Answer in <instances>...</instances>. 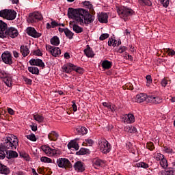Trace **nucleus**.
<instances>
[{
	"label": "nucleus",
	"mask_w": 175,
	"mask_h": 175,
	"mask_svg": "<svg viewBox=\"0 0 175 175\" xmlns=\"http://www.w3.org/2000/svg\"><path fill=\"white\" fill-rule=\"evenodd\" d=\"M154 159L161 161V159L165 158V156L161 153H154L153 156Z\"/></svg>",
	"instance_id": "72a5a7b5"
},
{
	"label": "nucleus",
	"mask_w": 175,
	"mask_h": 175,
	"mask_svg": "<svg viewBox=\"0 0 175 175\" xmlns=\"http://www.w3.org/2000/svg\"><path fill=\"white\" fill-rule=\"evenodd\" d=\"M46 50L50 53L53 57H59V55H61V49L58 47L48 44L46 45Z\"/></svg>",
	"instance_id": "6e6552de"
},
{
	"label": "nucleus",
	"mask_w": 175,
	"mask_h": 175,
	"mask_svg": "<svg viewBox=\"0 0 175 175\" xmlns=\"http://www.w3.org/2000/svg\"><path fill=\"white\" fill-rule=\"evenodd\" d=\"M121 42H118L117 44V40L113 38H109L108 40V46H113V47H116V46H120Z\"/></svg>",
	"instance_id": "c756f323"
},
{
	"label": "nucleus",
	"mask_w": 175,
	"mask_h": 175,
	"mask_svg": "<svg viewBox=\"0 0 175 175\" xmlns=\"http://www.w3.org/2000/svg\"><path fill=\"white\" fill-rule=\"evenodd\" d=\"M27 33L29 36H31L32 38H40L42 36V33L36 31V29L33 27H27Z\"/></svg>",
	"instance_id": "4468645a"
},
{
	"label": "nucleus",
	"mask_w": 175,
	"mask_h": 175,
	"mask_svg": "<svg viewBox=\"0 0 175 175\" xmlns=\"http://www.w3.org/2000/svg\"><path fill=\"white\" fill-rule=\"evenodd\" d=\"M118 51V53H120V54H122V53H124V51H126V47L120 46Z\"/></svg>",
	"instance_id": "bf43d9fd"
},
{
	"label": "nucleus",
	"mask_w": 175,
	"mask_h": 175,
	"mask_svg": "<svg viewBox=\"0 0 175 175\" xmlns=\"http://www.w3.org/2000/svg\"><path fill=\"white\" fill-rule=\"evenodd\" d=\"M8 111L9 114H11V116H13V114H14V111H13L12 108H8Z\"/></svg>",
	"instance_id": "774afa93"
},
{
	"label": "nucleus",
	"mask_w": 175,
	"mask_h": 175,
	"mask_svg": "<svg viewBox=\"0 0 175 175\" xmlns=\"http://www.w3.org/2000/svg\"><path fill=\"white\" fill-rule=\"evenodd\" d=\"M9 168L6 167L5 165H1L0 167V174H9L10 173Z\"/></svg>",
	"instance_id": "c85d7f7f"
},
{
	"label": "nucleus",
	"mask_w": 175,
	"mask_h": 175,
	"mask_svg": "<svg viewBox=\"0 0 175 175\" xmlns=\"http://www.w3.org/2000/svg\"><path fill=\"white\" fill-rule=\"evenodd\" d=\"M68 16L70 18H73L80 25H88L94 23L95 17L92 16L88 12L83 8L73 9L68 8Z\"/></svg>",
	"instance_id": "f257e3e1"
},
{
	"label": "nucleus",
	"mask_w": 175,
	"mask_h": 175,
	"mask_svg": "<svg viewBox=\"0 0 175 175\" xmlns=\"http://www.w3.org/2000/svg\"><path fill=\"white\" fill-rule=\"evenodd\" d=\"M59 32H60V33H62V32H64L65 35H66V29L59 27Z\"/></svg>",
	"instance_id": "338daca9"
},
{
	"label": "nucleus",
	"mask_w": 175,
	"mask_h": 175,
	"mask_svg": "<svg viewBox=\"0 0 175 175\" xmlns=\"http://www.w3.org/2000/svg\"><path fill=\"white\" fill-rule=\"evenodd\" d=\"M20 51L24 57H27L28 54H29V49H28L27 46L21 45L20 47Z\"/></svg>",
	"instance_id": "4be33fe9"
},
{
	"label": "nucleus",
	"mask_w": 175,
	"mask_h": 175,
	"mask_svg": "<svg viewBox=\"0 0 175 175\" xmlns=\"http://www.w3.org/2000/svg\"><path fill=\"white\" fill-rule=\"evenodd\" d=\"M99 144V150L100 152L103 154H107L109 151H111V145L105 139H103L100 141Z\"/></svg>",
	"instance_id": "423d86ee"
},
{
	"label": "nucleus",
	"mask_w": 175,
	"mask_h": 175,
	"mask_svg": "<svg viewBox=\"0 0 175 175\" xmlns=\"http://www.w3.org/2000/svg\"><path fill=\"white\" fill-rule=\"evenodd\" d=\"M161 175H173V172L172 171H163L161 173Z\"/></svg>",
	"instance_id": "4d7b16f0"
},
{
	"label": "nucleus",
	"mask_w": 175,
	"mask_h": 175,
	"mask_svg": "<svg viewBox=\"0 0 175 175\" xmlns=\"http://www.w3.org/2000/svg\"><path fill=\"white\" fill-rule=\"evenodd\" d=\"M6 154L7 158L8 159H12V158H17V157H18V153L13 150H8V152H6Z\"/></svg>",
	"instance_id": "b1692460"
},
{
	"label": "nucleus",
	"mask_w": 175,
	"mask_h": 175,
	"mask_svg": "<svg viewBox=\"0 0 175 175\" xmlns=\"http://www.w3.org/2000/svg\"><path fill=\"white\" fill-rule=\"evenodd\" d=\"M163 151L167 154H172V152H173V149L169 147H164Z\"/></svg>",
	"instance_id": "864d4df0"
},
{
	"label": "nucleus",
	"mask_w": 175,
	"mask_h": 175,
	"mask_svg": "<svg viewBox=\"0 0 175 175\" xmlns=\"http://www.w3.org/2000/svg\"><path fill=\"white\" fill-rule=\"evenodd\" d=\"M0 17L5 20H14L17 17V12L13 10L5 9L0 11Z\"/></svg>",
	"instance_id": "39448f33"
},
{
	"label": "nucleus",
	"mask_w": 175,
	"mask_h": 175,
	"mask_svg": "<svg viewBox=\"0 0 175 175\" xmlns=\"http://www.w3.org/2000/svg\"><path fill=\"white\" fill-rule=\"evenodd\" d=\"M18 31L15 27H11L8 29V24L0 20V38L5 39L6 38H17Z\"/></svg>",
	"instance_id": "f03ea898"
},
{
	"label": "nucleus",
	"mask_w": 175,
	"mask_h": 175,
	"mask_svg": "<svg viewBox=\"0 0 175 175\" xmlns=\"http://www.w3.org/2000/svg\"><path fill=\"white\" fill-rule=\"evenodd\" d=\"M124 122H126V124H133L135 122V116L132 113H129L125 115L123 117Z\"/></svg>",
	"instance_id": "dca6fc26"
},
{
	"label": "nucleus",
	"mask_w": 175,
	"mask_h": 175,
	"mask_svg": "<svg viewBox=\"0 0 175 175\" xmlns=\"http://www.w3.org/2000/svg\"><path fill=\"white\" fill-rule=\"evenodd\" d=\"M51 43L53 46H58V44H59V38L57 36H54L51 39Z\"/></svg>",
	"instance_id": "473e14b6"
},
{
	"label": "nucleus",
	"mask_w": 175,
	"mask_h": 175,
	"mask_svg": "<svg viewBox=\"0 0 175 175\" xmlns=\"http://www.w3.org/2000/svg\"><path fill=\"white\" fill-rule=\"evenodd\" d=\"M40 161H41V162H44V163H53V160H51V159H50L49 157H42L40 158Z\"/></svg>",
	"instance_id": "58836bf2"
},
{
	"label": "nucleus",
	"mask_w": 175,
	"mask_h": 175,
	"mask_svg": "<svg viewBox=\"0 0 175 175\" xmlns=\"http://www.w3.org/2000/svg\"><path fill=\"white\" fill-rule=\"evenodd\" d=\"M30 65L33 66H38L39 68H42V69H44L46 65H44V62L40 59H31L29 60Z\"/></svg>",
	"instance_id": "ddd939ff"
},
{
	"label": "nucleus",
	"mask_w": 175,
	"mask_h": 175,
	"mask_svg": "<svg viewBox=\"0 0 175 175\" xmlns=\"http://www.w3.org/2000/svg\"><path fill=\"white\" fill-rule=\"evenodd\" d=\"M126 129L129 133H136L137 132V129L135 126H129L127 127Z\"/></svg>",
	"instance_id": "37998d69"
},
{
	"label": "nucleus",
	"mask_w": 175,
	"mask_h": 175,
	"mask_svg": "<svg viewBox=\"0 0 175 175\" xmlns=\"http://www.w3.org/2000/svg\"><path fill=\"white\" fill-rule=\"evenodd\" d=\"M33 55H38V57H42V55H43V53H42V51H40V49H37L33 51Z\"/></svg>",
	"instance_id": "603ef678"
},
{
	"label": "nucleus",
	"mask_w": 175,
	"mask_h": 175,
	"mask_svg": "<svg viewBox=\"0 0 175 175\" xmlns=\"http://www.w3.org/2000/svg\"><path fill=\"white\" fill-rule=\"evenodd\" d=\"M57 165L59 167L63 169H66V159L65 158H59L57 160Z\"/></svg>",
	"instance_id": "aec40b11"
},
{
	"label": "nucleus",
	"mask_w": 175,
	"mask_h": 175,
	"mask_svg": "<svg viewBox=\"0 0 175 175\" xmlns=\"http://www.w3.org/2000/svg\"><path fill=\"white\" fill-rule=\"evenodd\" d=\"M27 69L32 75H39V68H38V67L31 66L28 67Z\"/></svg>",
	"instance_id": "7c9ffc66"
},
{
	"label": "nucleus",
	"mask_w": 175,
	"mask_h": 175,
	"mask_svg": "<svg viewBox=\"0 0 175 175\" xmlns=\"http://www.w3.org/2000/svg\"><path fill=\"white\" fill-rule=\"evenodd\" d=\"M41 150L48 155V157H55L58 154V150L55 148H51L48 146L44 145L41 146Z\"/></svg>",
	"instance_id": "0eeeda50"
},
{
	"label": "nucleus",
	"mask_w": 175,
	"mask_h": 175,
	"mask_svg": "<svg viewBox=\"0 0 175 175\" xmlns=\"http://www.w3.org/2000/svg\"><path fill=\"white\" fill-rule=\"evenodd\" d=\"M3 82L7 85V87H12V78L9 77H5L3 79Z\"/></svg>",
	"instance_id": "f704fd0d"
},
{
	"label": "nucleus",
	"mask_w": 175,
	"mask_h": 175,
	"mask_svg": "<svg viewBox=\"0 0 175 175\" xmlns=\"http://www.w3.org/2000/svg\"><path fill=\"white\" fill-rule=\"evenodd\" d=\"M17 146H18V138L13 135H10L7 136L1 147L3 150L6 151L7 150H16Z\"/></svg>",
	"instance_id": "7ed1b4c3"
},
{
	"label": "nucleus",
	"mask_w": 175,
	"mask_h": 175,
	"mask_svg": "<svg viewBox=\"0 0 175 175\" xmlns=\"http://www.w3.org/2000/svg\"><path fill=\"white\" fill-rule=\"evenodd\" d=\"M58 133H57V132L55 131H51L49 135H48V137L49 139V140H53L55 141L57 140V139H58Z\"/></svg>",
	"instance_id": "bb28decb"
},
{
	"label": "nucleus",
	"mask_w": 175,
	"mask_h": 175,
	"mask_svg": "<svg viewBox=\"0 0 175 175\" xmlns=\"http://www.w3.org/2000/svg\"><path fill=\"white\" fill-rule=\"evenodd\" d=\"M108 110L109 111H116V105H109V107H108Z\"/></svg>",
	"instance_id": "052dcab7"
},
{
	"label": "nucleus",
	"mask_w": 175,
	"mask_h": 175,
	"mask_svg": "<svg viewBox=\"0 0 175 175\" xmlns=\"http://www.w3.org/2000/svg\"><path fill=\"white\" fill-rule=\"evenodd\" d=\"M167 53H168V54H169L170 55H171L172 57H173V55H175V51H174V50H172V49H167Z\"/></svg>",
	"instance_id": "680f3d73"
},
{
	"label": "nucleus",
	"mask_w": 175,
	"mask_h": 175,
	"mask_svg": "<svg viewBox=\"0 0 175 175\" xmlns=\"http://www.w3.org/2000/svg\"><path fill=\"white\" fill-rule=\"evenodd\" d=\"M12 53L14 58H18L20 57V53H18L17 51H13Z\"/></svg>",
	"instance_id": "e2e57ef3"
},
{
	"label": "nucleus",
	"mask_w": 175,
	"mask_h": 175,
	"mask_svg": "<svg viewBox=\"0 0 175 175\" xmlns=\"http://www.w3.org/2000/svg\"><path fill=\"white\" fill-rule=\"evenodd\" d=\"M72 110L73 111H77V105H76V103H75V101H72Z\"/></svg>",
	"instance_id": "0e129e2a"
},
{
	"label": "nucleus",
	"mask_w": 175,
	"mask_h": 175,
	"mask_svg": "<svg viewBox=\"0 0 175 175\" xmlns=\"http://www.w3.org/2000/svg\"><path fill=\"white\" fill-rule=\"evenodd\" d=\"M109 35L108 33H103L100 36V40H105V39H107L109 38Z\"/></svg>",
	"instance_id": "6e6d98bb"
},
{
	"label": "nucleus",
	"mask_w": 175,
	"mask_h": 175,
	"mask_svg": "<svg viewBox=\"0 0 175 175\" xmlns=\"http://www.w3.org/2000/svg\"><path fill=\"white\" fill-rule=\"evenodd\" d=\"M148 96L145 93H140L137 94L135 98H133V102H136L137 103H143L145 100H148Z\"/></svg>",
	"instance_id": "f8f14e48"
},
{
	"label": "nucleus",
	"mask_w": 175,
	"mask_h": 175,
	"mask_svg": "<svg viewBox=\"0 0 175 175\" xmlns=\"http://www.w3.org/2000/svg\"><path fill=\"white\" fill-rule=\"evenodd\" d=\"M105 164V161H102L100 159H95L93 161V166L95 169H98V167H100V166H103Z\"/></svg>",
	"instance_id": "5701e85b"
},
{
	"label": "nucleus",
	"mask_w": 175,
	"mask_h": 175,
	"mask_svg": "<svg viewBox=\"0 0 175 175\" xmlns=\"http://www.w3.org/2000/svg\"><path fill=\"white\" fill-rule=\"evenodd\" d=\"M67 147L68 150H75V151H77V150L79 148V144H77V142L75 141H71L69 142Z\"/></svg>",
	"instance_id": "412c9836"
},
{
	"label": "nucleus",
	"mask_w": 175,
	"mask_h": 175,
	"mask_svg": "<svg viewBox=\"0 0 175 175\" xmlns=\"http://www.w3.org/2000/svg\"><path fill=\"white\" fill-rule=\"evenodd\" d=\"M148 102H149V103H154V105H158V103H162V98L157 96H149L148 97Z\"/></svg>",
	"instance_id": "2eb2a0df"
},
{
	"label": "nucleus",
	"mask_w": 175,
	"mask_h": 175,
	"mask_svg": "<svg viewBox=\"0 0 175 175\" xmlns=\"http://www.w3.org/2000/svg\"><path fill=\"white\" fill-rule=\"evenodd\" d=\"M146 148H148V150L152 151V150L155 148V146H154V144L152 142H148L146 144Z\"/></svg>",
	"instance_id": "de8ad7c7"
},
{
	"label": "nucleus",
	"mask_w": 175,
	"mask_h": 175,
	"mask_svg": "<svg viewBox=\"0 0 175 175\" xmlns=\"http://www.w3.org/2000/svg\"><path fill=\"white\" fill-rule=\"evenodd\" d=\"M33 120H35V121H37L38 124H40L43 122V121H44V117H43V116L42 115L36 114L33 115Z\"/></svg>",
	"instance_id": "cd10ccee"
},
{
	"label": "nucleus",
	"mask_w": 175,
	"mask_h": 175,
	"mask_svg": "<svg viewBox=\"0 0 175 175\" xmlns=\"http://www.w3.org/2000/svg\"><path fill=\"white\" fill-rule=\"evenodd\" d=\"M1 58L4 64H7L8 65H12V64H13V57H12V53H10L9 51L4 52L1 55Z\"/></svg>",
	"instance_id": "9b49d317"
},
{
	"label": "nucleus",
	"mask_w": 175,
	"mask_h": 175,
	"mask_svg": "<svg viewBox=\"0 0 175 175\" xmlns=\"http://www.w3.org/2000/svg\"><path fill=\"white\" fill-rule=\"evenodd\" d=\"M73 30L77 32V33H80L83 32V28H81L80 26L74 25H73Z\"/></svg>",
	"instance_id": "a19ab883"
},
{
	"label": "nucleus",
	"mask_w": 175,
	"mask_h": 175,
	"mask_svg": "<svg viewBox=\"0 0 175 175\" xmlns=\"http://www.w3.org/2000/svg\"><path fill=\"white\" fill-rule=\"evenodd\" d=\"M66 37L68 38V39L73 38V33L68 29H66Z\"/></svg>",
	"instance_id": "8fccbe9b"
},
{
	"label": "nucleus",
	"mask_w": 175,
	"mask_h": 175,
	"mask_svg": "<svg viewBox=\"0 0 175 175\" xmlns=\"http://www.w3.org/2000/svg\"><path fill=\"white\" fill-rule=\"evenodd\" d=\"M135 167H143V169H147L148 167V164L144 162H139L135 164Z\"/></svg>",
	"instance_id": "c9c22d12"
},
{
	"label": "nucleus",
	"mask_w": 175,
	"mask_h": 175,
	"mask_svg": "<svg viewBox=\"0 0 175 175\" xmlns=\"http://www.w3.org/2000/svg\"><path fill=\"white\" fill-rule=\"evenodd\" d=\"M94 144V141L92 139H85V142H83V146H87L88 147H91Z\"/></svg>",
	"instance_id": "79ce46f5"
},
{
	"label": "nucleus",
	"mask_w": 175,
	"mask_h": 175,
	"mask_svg": "<svg viewBox=\"0 0 175 175\" xmlns=\"http://www.w3.org/2000/svg\"><path fill=\"white\" fill-rule=\"evenodd\" d=\"M109 18V16L107 13L101 12L98 14V20L99 22L102 23L103 24H107V20Z\"/></svg>",
	"instance_id": "a211bd4d"
},
{
	"label": "nucleus",
	"mask_w": 175,
	"mask_h": 175,
	"mask_svg": "<svg viewBox=\"0 0 175 175\" xmlns=\"http://www.w3.org/2000/svg\"><path fill=\"white\" fill-rule=\"evenodd\" d=\"M146 86L147 87H151V84H152V78L151 77V75H146Z\"/></svg>",
	"instance_id": "e433bc0d"
},
{
	"label": "nucleus",
	"mask_w": 175,
	"mask_h": 175,
	"mask_svg": "<svg viewBox=\"0 0 175 175\" xmlns=\"http://www.w3.org/2000/svg\"><path fill=\"white\" fill-rule=\"evenodd\" d=\"M66 73H70V72L75 70L77 72V73L81 74L84 70L81 67H77V66H75V64L72 63H68L66 66Z\"/></svg>",
	"instance_id": "9d476101"
},
{
	"label": "nucleus",
	"mask_w": 175,
	"mask_h": 175,
	"mask_svg": "<svg viewBox=\"0 0 175 175\" xmlns=\"http://www.w3.org/2000/svg\"><path fill=\"white\" fill-rule=\"evenodd\" d=\"M77 132L79 135H87L88 130L84 126H79L77 128Z\"/></svg>",
	"instance_id": "393cba45"
},
{
	"label": "nucleus",
	"mask_w": 175,
	"mask_h": 175,
	"mask_svg": "<svg viewBox=\"0 0 175 175\" xmlns=\"http://www.w3.org/2000/svg\"><path fill=\"white\" fill-rule=\"evenodd\" d=\"M138 3L141 6H152L151 0H138Z\"/></svg>",
	"instance_id": "a878e982"
},
{
	"label": "nucleus",
	"mask_w": 175,
	"mask_h": 175,
	"mask_svg": "<svg viewBox=\"0 0 175 175\" xmlns=\"http://www.w3.org/2000/svg\"><path fill=\"white\" fill-rule=\"evenodd\" d=\"M26 137L31 142H36V137L35 136V134L27 135H26Z\"/></svg>",
	"instance_id": "a18cd8bd"
},
{
	"label": "nucleus",
	"mask_w": 175,
	"mask_h": 175,
	"mask_svg": "<svg viewBox=\"0 0 175 175\" xmlns=\"http://www.w3.org/2000/svg\"><path fill=\"white\" fill-rule=\"evenodd\" d=\"M124 58H125L126 59H129V61H133V57H132V55L128 54V53H125Z\"/></svg>",
	"instance_id": "5fc2aeb1"
},
{
	"label": "nucleus",
	"mask_w": 175,
	"mask_h": 175,
	"mask_svg": "<svg viewBox=\"0 0 175 175\" xmlns=\"http://www.w3.org/2000/svg\"><path fill=\"white\" fill-rule=\"evenodd\" d=\"M88 150L84 148H81L79 151L77 152V155H85L87 154Z\"/></svg>",
	"instance_id": "c03bdc74"
},
{
	"label": "nucleus",
	"mask_w": 175,
	"mask_h": 175,
	"mask_svg": "<svg viewBox=\"0 0 175 175\" xmlns=\"http://www.w3.org/2000/svg\"><path fill=\"white\" fill-rule=\"evenodd\" d=\"M160 165L163 169H166V167H167V160H166L165 157L160 161Z\"/></svg>",
	"instance_id": "4c0bfd02"
},
{
	"label": "nucleus",
	"mask_w": 175,
	"mask_h": 175,
	"mask_svg": "<svg viewBox=\"0 0 175 175\" xmlns=\"http://www.w3.org/2000/svg\"><path fill=\"white\" fill-rule=\"evenodd\" d=\"M83 5L87 8V9H90V10H92V4L90 1L83 2Z\"/></svg>",
	"instance_id": "49530a36"
},
{
	"label": "nucleus",
	"mask_w": 175,
	"mask_h": 175,
	"mask_svg": "<svg viewBox=\"0 0 175 175\" xmlns=\"http://www.w3.org/2000/svg\"><path fill=\"white\" fill-rule=\"evenodd\" d=\"M161 3L163 4L164 8H167L169 6V0H159Z\"/></svg>",
	"instance_id": "3c124183"
},
{
	"label": "nucleus",
	"mask_w": 175,
	"mask_h": 175,
	"mask_svg": "<svg viewBox=\"0 0 175 175\" xmlns=\"http://www.w3.org/2000/svg\"><path fill=\"white\" fill-rule=\"evenodd\" d=\"M169 83H170V81H168L165 78H163L161 80V85H162V87H166V85H167V84H169Z\"/></svg>",
	"instance_id": "09e8293b"
},
{
	"label": "nucleus",
	"mask_w": 175,
	"mask_h": 175,
	"mask_svg": "<svg viewBox=\"0 0 175 175\" xmlns=\"http://www.w3.org/2000/svg\"><path fill=\"white\" fill-rule=\"evenodd\" d=\"M51 24L52 25V28H55V27H65L64 23L59 24L55 21H52Z\"/></svg>",
	"instance_id": "ea45409f"
},
{
	"label": "nucleus",
	"mask_w": 175,
	"mask_h": 175,
	"mask_svg": "<svg viewBox=\"0 0 175 175\" xmlns=\"http://www.w3.org/2000/svg\"><path fill=\"white\" fill-rule=\"evenodd\" d=\"M103 69H110L111 68V62L108 60L103 61L102 63Z\"/></svg>",
	"instance_id": "2f4dec72"
},
{
	"label": "nucleus",
	"mask_w": 175,
	"mask_h": 175,
	"mask_svg": "<svg viewBox=\"0 0 175 175\" xmlns=\"http://www.w3.org/2000/svg\"><path fill=\"white\" fill-rule=\"evenodd\" d=\"M6 154H5V150L3 149L0 150V159H5Z\"/></svg>",
	"instance_id": "13d9d810"
},
{
	"label": "nucleus",
	"mask_w": 175,
	"mask_h": 175,
	"mask_svg": "<svg viewBox=\"0 0 175 175\" xmlns=\"http://www.w3.org/2000/svg\"><path fill=\"white\" fill-rule=\"evenodd\" d=\"M117 12L120 18L124 20V21H128V17L133 14V11L132 9L125 6H120L117 8Z\"/></svg>",
	"instance_id": "20e7f679"
},
{
	"label": "nucleus",
	"mask_w": 175,
	"mask_h": 175,
	"mask_svg": "<svg viewBox=\"0 0 175 175\" xmlns=\"http://www.w3.org/2000/svg\"><path fill=\"white\" fill-rule=\"evenodd\" d=\"M74 167L77 172H81L85 170V165L81 161H77L75 163Z\"/></svg>",
	"instance_id": "f3484780"
},
{
	"label": "nucleus",
	"mask_w": 175,
	"mask_h": 175,
	"mask_svg": "<svg viewBox=\"0 0 175 175\" xmlns=\"http://www.w3.org/2000/svg\"><path fill=\"white\" fill-rule=\"evenodd\" d=\"M84 53L88 58H94L95 56L94 51H92V49H91L89 45H87L86 49L84 50Z\"/></svg>",
	"instance_id": "6ab92c4d"
},
{
	"label": "nucleus",
	"mask_w": 175,
	"mask_h": 175,
	"mask_svg": "<svg viewBox=\"0 0 175 175\" xmlns=\"http://www.w3.org/2000/svg\"><path fill=\"white\" fill-rule=\"evenodd\" d=\"M27 20L29 23H38V21L43 20V16H42V14H40V12H35L29 15Z\"/></svg>",
	"instance_id": "1a4fd4ad"
},
{
	"label": "nucleus",
	"mask_w": 175,
	"mask_h": 175,
	"mask_svg": "<svg viewBox=\"0 0 175 175\" xmlns=\"http://www.w3.org/2000/svg\"><path fill=\"white\" fill-rule=\"evenodd\" d=\"M72 167H73V165L70 163V161L66 159V167H68V169H72Z\"/></svg>",
	"instance_id": "69168bd1"
}]
</instances>
